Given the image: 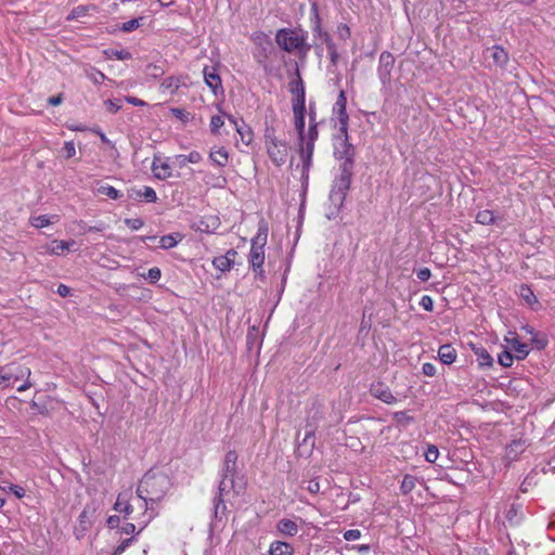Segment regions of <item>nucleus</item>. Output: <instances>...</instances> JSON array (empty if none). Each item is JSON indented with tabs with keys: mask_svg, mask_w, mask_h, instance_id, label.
<instances>
[{
	"mask_svg": "<svg viewBox=\"0 0 555 555\" xmlns=\"http://www.w3.org/2000/svg\"><path fill=\"white\" fill-rule=\"evenodd\" d=\"M416 276L422 282H425L429 280V278L431 276V272L428 268H422L416 272Z\"/></svg>",
	"mask_w": 555,
	"mask_h": 555,
	"instance_id": "nucleus-60",
	"label": "nucleus"
},
{
	"mask_svg": "<svg viewBox=\"0 0 555 555\" xmlns=\"http://www.w3.org/2000/svg\"><path fill=\"white\" fill-rule=\"evenodd\" d=\"M395 66V57L388 52L384 51L379 55V65L377 68L378 77L383 85H387L391 78V72Z\"/></svg>",
	"mask_w": 555,
	"mask_h": 555,
	"instance_id": "nucleus-9",
	"label": "nucleus"
},
{
	"mask_svg": "<svg viewBox=\"0 0 555 555\" xmlns=\"http://www.w3.org/2000/svg\"><path fill=\"white\" fill-rule=\"evenodd\" d=\"M227 117L229 121L234 125V128L238 133L242 142L245 145H249L254 137L251 129L248 126H246L243 121L241 124L237 122V120L231 115H228Z\"/></svg>",
	"mask_w": 555,
	"mask_h": 555,
	"instance_id": "nucleus-16",
	"label": "nucleus"
},
{
	"mask_svg": "<svg viewBox=\"0 0 555 555\" xmlns=\"http://www.w3.org/2000/svg\"><path fill=\"white\" fill-rule=\"evenodd\" d=\"M508 347L515 352V359L524 360L530 352L528 344L521 343L517 337L506 338Z\"/></svg>",
	"mask_w": 555,
	"mask_h": 555,
	"instance_id": "nucleus-17",
	"label": "nucleus"
},
{
	"mask_svg": "<svg viewBox=\"0 0 555 555\" xmlns=\"http://www.w3.org/2000/svg\"><path fill=\"white\" fill-rule=\"evenodd\" d=\"M527 447L528 444L526 440H513L506 448V456L509 460H516L518 455L521 454L527 449Z\"/></svg>",
	"mask_w": 555,
	"mask_h": 555,
	"instance_id": "nucleus-22",
	"label": "nucleus"
},
{
	"mask_svg": "<svg viewBox=\"0 0 555 555\" xmlns=\"http://www.w3.org/2000/svg\"><path fill=\"white\" fill-rule=\"evenodd\" d=\"M264 246L251 242L249 264L259 278H263Z\"/></svg>",
	"mask_w": 555,
	"mask_h": 555,
	"instance_id": "nucleus-10",
	"label": "nucleus"
},
{
	"mask_svg": "<svg viewBox=\"0 0 555 555\" xmlns=\"http://www.w3.org/2000/svg\"><path fill=\"white\" fill-rule=\"evenodd\" d=\"M230 490H233L236 494L238 493V490H236L235 480L232 477H225L222 475V479L218 487V493L217 495L224 496L230 492Z\"/></svg>",
	"mask_w": 555,
	"mask_h": 555,
	"instance_id": "nucleus-28",
	"label": "nucleus"
},
{
	"mask_svg": "<svg viewBox=\"0 0 555 555\" xmlns=\"http://www.w3.org/2000/svg\"><path fill=\"white\" fill-rule=\"evenodd\" d=\"M488 51L495 65L503 67L508 62V54L502 47L494 46Z\"/></svg>",
	"mask_w": 555,
	"mask_h": 555,
	"instance_id": "nucleus-24",
	"label": "nucleus"
},
{
	"mask_svg": "<svg viewBox=\"0 0 555 555\" xmlns=\"http://www.w3.org/2000/svg\"><path fill=\"white\" fill-rule=\"evenodd\" d=\"M438 356L444 364H452L456 360V351L451 345H442L438 350Z\"/></svg>",
	"mask_w": 555,
	"mask_h": 555,
	"instance_id": "nucleus-25",
	"label": "nucleus"
},
{
	"mask_svg": "<svg viewBox=\"0 0 555 555\" xmlns=\"http://www.w3.org/2000/svg\"><path fill=\"white\" fill-rule=\"evenodd\" d=\"M209 159L216 166L225 167L229 163V153L224 147L215 146L210 150Z\"/></svg>",
	"mask_w": 555,
	"mask_h": 555,
	"instance_id": "nucleus-20",
	"label": "nucleus"
},
{
	"mask_svg": "<svg viewBox=\"0 0 555 555\" xmlns=\"http://www.w3.org/2000/svg\"><path fill=\"white\" fill-rule=\"evenodd\" d=\"M181 240V236L179 233L176 234H167L160 237L159 240V246L164 249H169L175 247L179 241Z\"/></svg>",
	"mask_w": 555,
	"mask_h": 555,
	"instance_id": "nucleus-32",
	"label": "nucleus"
},
{
	"mask_svg": "<svg viewBox=\"0 0 555 555\" xmlns=\"http://www.w3.org/2000/svg\"><path fill=\"white\" fill-rule=\"evenodd\" d=\"M142 197L149 203H154L157 201L156 192L151 186H143Z\"/></svg>",
	"mask_w": 555,
	"mask_h": 555,
	"instance_id": "nucleus-44",
	"label": "nucleus"
},
{
	"mask_svg": "<svg viewBox=\"0 0 555 555\" xmlns=\"http://www.w3.org/2000/svg\"><path fill=\"white\" fill-rule=\"evenodd\" d=\"M519 296L530 306L538 302L533 291L528 285L522 284L519 286Z\"/></svg>",
	"mask_w": 555,
	"mask_h": 555,
	"instance_id": "nucleus-33",
	"label": "nucleus"
},
{
	"mask_svg": "<svg viewBox=\"0 0 555 555\" xmlns=\"http://www.w3.org/2000/svg\"><path fill=\"white\" fill-rule=\"evenodd\" d=\"M294 122L295 129L298 133L299 150L298 153L302 159V178H308V171L311 166L312 155L314 151V142L318 139V122L315 120V111L310 106L309 108V128L305 129V113L306 108H295Z\"/></svg>",
	"mask_w": 555,
	"mask_h": 555,
	"instance_id": "nucleus-1",
	"label": "nucleus"
},
{
	"mask_svg": "<svg viewBox=\"0 0 555 555\" xmlns=\"http://www.w3.org/2000/svg\"><path fill=\"white\" fill-rule=\"evenodd\" d=\"M186 157H188V163H191V164H197L203 159L202 154L197 151L191 152L189 155H186Z\"/></svg>",
	"mask_w": 555,
	"mask_h": 555,
	"instance_id": "nucleus-62",
	"label": "nucleus"
},
{
	"mask_svg": "<svg viewBox=\"0 0 555 555\" xmlns=\"http://www.w3.org/2000/svg\"><path fill=\"white\" fill-rule=\"evenodd\" d=\"M75 244V241H53L50 246L47 247V251L52 255H61L65 250H69V248Z\"/></svg>",
	"mask_w": 555,
	"mask_h": 555,
	"instance_id": "nucleus-27",
	"label": "nucleus"
},
{
	"mask_svg": "<svg viewBox=\"0 0 555 555\" xmlns=\"http://www.w3.org/2000/svg\"><path fill=\"white\" fill-rule=\"evenodd\" d=\"M474 351L480 366L491 367L493 365V358L483 347L474 348Z\"/></svg>",
	"mask_w": 555,
	"mask_h": 555,
	"instance_id": "nucleus-29",
	"label": "nucleus"
},
{
	"mask_svg": "<svg viewBox=\"0 0 555 555\" xmlns=\"http://www.w3.org/2000/svg\"><path fill=\"white\" fill-rule=\"evenodd\" d=\"M152 171L156 179L166 180L171 177V168L167 163H159V158L155 157L152 164Z\"/></svg>",
	"mask_w": 555,
	"mask_h": 555,
	"instance_id": "nucleus-21",
	"label": "nucleus"
},
{
	"mask_svg": "<svg viewBox=\"0 0 555 555\" xmlns=\"http://www.w3.org/2000/svg\"><path fill=\"white\" fill-rule=\"evenodd\" d=\"M112 55L116 59V60H120V61H125V60H130L131 59V53L127 50H115L112 52Z\"/></svg>",
	"mask_w": 555,
	"mask_h": 555,
	"instance_id": "nucleus-58",
	"label": "nucleus"
},
{
	"mask_svg": "<svg viewBox=\"0 0 555 555\" xmlns=\"http://www.w3.org/2000/svg\"><path fill=\"white\" fill-rule=\"evenodd\" d=\"M224 496L216 495L215 498V516L219 517V514H223L225 511Z\"/></svg>",
	"mask_w": 555,
	"mask_h": 555,
	"instance_id": "nucleus-45",
	"label": "nucleus"
},
{
	"mask_svg": "<svg viewBox=\"0 0 555 555\" xmlns=\"http://www.w3.org/2000/svg\"><path fill=\"white\" fill-rule=\"evenodd\" d=\"M276 530L282 535L294 537L298 533V525L292 519L283 518L278 521Z\"/></svg>",
	"mask_w": 555,
	"mask_h": 555,
	"instance_id": "nucleus-19",
	"label": "nucleus"
},
{
	"mask_svg": "<svg viewBox=\"0 0 555 555\" xmlns=\"http://www.w3.org/2000/svg\"><path fill=\"white\" fill-rule=\"evenodd\" d=\"M203 74L205 83L210 88L215 95H217L219 92H223L221 78L214 66H205Z\"/></svg>",
	"mask_w": 555,
	"mask_h": 555,
	"instance_id": "nucleus-14",
	"label": "nucleus"
},
{
	"mask_svg": "<svg viewBox=\"0 0 555 555\" xmlns=\"http://www.w3.org/2000/svg\"><path fill=\"white\" fill-rule=\"evenodd\" d=\"M266 146L268 155L274 165L280 167L286 163L288 157V146L284 140H280L270 132H267Z\"/></svg>",
	"mask_w": 555,
	"mask_h": 555,
	"instance_id": "nucleus-6",
	"label": "nucleus"
},
{
	"mask_svg": "<svg viewBox=\"0 0 555 555\" xmlns=\"http://www.w3.org/2000/svg\"><path fill=\"white\" fill-rule=\"evenodd\" d=\"M315 29L319 31L320 38L324 41V43L326 44V48L328 47V42L334 43L331 36L327 33L321 31L320 22H317Z\"/></svg>",
	"mask_w": 555,
	"mask_h": 555,
	"instance_id": "nucleus-61",
	"label": "nucleus"
},
{
	"mask_svg": "<svg viewBox=\"0 0 555 555\" xmlns=\"http://www.w3.org/2000/svg\"><path fill=\"white\" fill-rule=\"evenodd\" d=\"M422 371L424 375L431 377L436 374V366L433 363L426 362L423 364Z\"/></svg>",
	"mask_w": 555,
	"mask_h": 555,
	"instance_id": "nucleus-59",
	"label": "nucleus"
},
{
	"mask_svg": "<svg viewBox=\"0 0 555 555\" xmlns=\"http://www.w3.org/2000/svg\"><path fill=\"white\" fill-rule=\"evenodd\" d=\"M324 418L323 406L314 402L307 414L306 435L304 442L307 443L309 439L314 437V430L318 428L320 422Z\"/></svg>",
	"mask_w": 555,
	"mask_h": 555,
	"instance_id": "nucleus-7",
	"label": "nucleus"
},
{
	"mask_svg": "<svg viewBox=\"0 0 555 555\" xmlns=\"http://www.w3.org/2000/svg\"><path fill=\"white\" fill-rule=\"evenodd\" d=\"M345 139L339 143V146L335 149V156L337 159L341 160L340 165H346L349 163L350 167H353L354 164V147L347 140V134L344 135Z\"/></svg>",
	"mask_w": 555,
	"mask_h": 555,
	"instance_id": "nucleus-13",
	"label": "nucleus"
},
{
	"mask_svg": "<svg viewBox=\"0 0 555 555\" xmlns=\"http://www.w3.org/2000/svg\"><path fill=\"white\" fill-rule=\"evenodd\" d=\"M416 478L411 475H405L401 482V490L404 494L410 493L415 488Z\"/></svg>",
	"mask_w": 555,
	"mask_h": 555,
	"instance_id": "nucleus-38",
	"label": "nucleus"
},
{
	"mask_svg": "<svg viewBox=\"0 0 555 555\" xmlns=\"http://www.w3.org/2000/svg\"><path fill=\"white\" fill-rule=\"evenodd\" d=\"M505 518L512 526L518 525L521 519V506L512 504L505 513Z\"/></svg>",
	"mask_w": 555,
	"mask_h": 555,
	"instance_id": "nucleus-30",
	"label": "nucleus"
},
{
	"mask_svg": "<svg viewBox=\"0 0 555 555\" xmlns=\"http://www.w3.org/2000/svg\"><path fill=\"white\" fill-rule=\"evenodd\" d=\"M268 227L266 224L259 225L257 235L251 240L253 243L264 246L267 244Z\"/></svg>",
	"mask_w": 555,
	"mask_h": 555,
	"instance_id": "nucleus-36",
	"label": "nucleus"
},
{
	"mask_svg": "<svg viewBox=\"0 0 555 555\" xmlns=\"http://www.w3.org/2000/svg\"><path fill=\"white\" fill-rule=\"evenodd\" d=\"M346 106H347V98H346L345 91L341 90L337 96L335 104H334L333 112L337 116L338 124H339V132L343 135H346L347 130H348L349 117H348V114L346 111Z\"/></svg>",
	"mask_w": 555,
	"mask_h": 555,
	"instance_id": "nucleus-8",
	"label": "nucleus"
},
{
	"mask_svg": "<svg viewBox=\"0 0 555 555\" xmlns=\"http://www.w3.org/2000/svg\"><path fill=\"white\" fill-rule=\"evenodd\" d=\"M140 26V20L139 18H132L128 22L122 23L120 26V29L125 33H130L134 29H137Z\"/></svg>",
	"mask_w": 555,
	"mask_h": 555,
	"instance_id": "nucleus-46",
	"label": "nucleus"
},
{
	"mask_svg": "<svg viewBox=\"0 0 555 555\" xmlns=\"http://www.w3.org/2000/svg\"><path fill=\"white\" fill-rule=\"evenodd\" d=\"M223 461L236 465V463H237V453L235 451H232V450L228 451Z\"/></svg>",
	"mask_w": 555,
	"mask_h": 555,
	"instance_id": "nucleus-64",
	"label": "nucleus"
},
{
	"mask_svg": "<svg viewBox=\"0 0 555 555\" xmlns=\"http://www.w3.org/2000/svg\"><path fill=\"white\" fill-rule=\"evenodd\" d=\"M171 486L168 475L158 469H150L141 479L137 494L142 500L140 507L147 511L149 502L154 503L160 501Z\"/></svg>",
	"mask_w": 555,
	"mask_h": 555,
	"instance_id": "nucleus-2",
	"label": "nucleus"
},
{
	"mask_svg": "<svg viewBox=\"0 0 555 555\" xmlns=\"http://www.w3.org/2000/svg\"><path fill=\"white\" fill-rule=\"evenodd\" d=\"M145 73L152 78H158L165 74V68L163 65L149 64L145 68Z\"/></svg>",
	"mask_w": 555,
	"mask_h": 555,
	"instance_id": "nucleus-37",
	"label": "nucleus"
},
{
	"mask_svg": "<svg viewBox=\"0 0 555 555\" xmlns=\"http://www.w3.org/2000/svg\"><path fill=\"white\" fill-rule=\"evenodd\" d=\"M494 221H495V218L491 210H488V209L481 210L476 215L477 223H480L483 225H489V224L494 223Z\"/></svg>",
	"mask_w": 555,
	"mask_h": 555,
	"instance_id": "nucleus-34",
	"label": "nucleus"
},
{
	"mask_svg": "<svg viewBox=\"0 0 555 555\" xmlns=\"http://www.w3.org/2000/svg\"><path fill=\"white\" fill-rule=\"evenodd\" d=\"M514 358L515 356H513L509 351L504 350L499 354L498 361L503 367H511L513 365Z\"/></svg>",
	"mask_w": 555,
	"mask_h": 555,
	"instance_id": "nucleus-40",
	"label": "nucleus"
},
{
	"mask_svg": "<svg viewBox=\"0 0 555 555\" xmlns=\"http://www.w3.org/2000/svg\"><path fill=\"white\" fill-rule=\"evenodd\" d=\"M87 10L83 7H77L75 8L68 18H77L79 16H83L86 14Z\"/></svg>",
	"mask_w": 555,
	"mask_h": 555,
	"instance_id": "nucleus-63",
	"label": "nucleus"
},
{
	"mask_svg": "<svg viewBox=\"0 0 555 555\" xmlns=\"http://www.w3.org/2000/svg\"><path fill=\"white\" fill-rule=\"evenodd\" d=\"M182 83L183 82L180 77L170 76L162 82L160 90L163 92H169L170 94H173L178 91Z\"/></svg>",
	"mask_w": 555,
	"mask_h": 555,
	"instance_id": "nucleus-26",
	"label": "nucleus"
},
{
	"mask_svg": "<svg viewBox=\"0 0 555 555\" xmlns=\"http://www.w3.org/2000/svg\"><path fill=\"white\" fill-rule=\"evenodd\" d=\"M420 306H421L425 311H433V309H434V300L431 299V297H430V296H428V295H424V296L421 298Z\"/></svg>",
	"mask_w": 555,
	"mask_h": 555,
	"instance_id": "nucleus-52",
	"label": "nucleus"
},
{
	"mask_svg": "<svg viewBox=\"0 0 555 555\" xmlns=\"http://www.w3.org/2000/svg\"><path fill=\"white\" fill-rule=\"evenodd\" d=\"M307 38L308 34L302 29L283 28L275 35L278 46L286 52L307 53L310 50Z\"/></svg>",
	"mask_w": 555,
	"mask_h": 555,
	"instance_id": "nucleus-3",
	"label": "nucleus"
},
{
	"mask_svg": "<svg viewBox=\"0 0 555 555\" xmlns=\"http://www.w3.org/2000/svg\"><path fill=\"white\" fill-rule=\"evenodd\" d=\"M171 113L173 116L181 119L182 121H188L190 119V113L183 108H178V107L171 108Z\"/></svg>",
	"mask_w": 555,
	"mask_h": 555,
	"instance_id": "nucleus-54",
	"label": "nucleus"
},
{
	"mask_svg": "<svg viewBox=\"0 0 555 555\" xmlns=\"http://www.w3.org/2000/svg\"><path fill=\"white\" fill-rule=\"evenodd\" d=\"M237 256V251L234 249H229L225 255H221L218 257H215L212 260L214 267L221 271L227 272L230 271L232 268V264L234 263L235 257Z\"/></svg>",
	"mask_w": 555,
	"mask_h": 555,
	"instance_id": "nucleus-15",
	"label": "nucleus"
},
{
	"mask_svg": "<svg viewBox=\"0 0 555 555\" xmlns=\"http://www.w3.org/2000/svg\"><path fill=\"white\" fill-rule=\"evenodd\" d=\"M125 223L131 229V230H139L143 227L144 221L140 218H132V219H126Z\"/></svg>",
	"mask_w": 555,
	"mask_h": 555,
	"instance_id": "nucleus-55",
	"label": "nucleus"
},
{
	"mask_svg": "<svg viewBox=\"0 0 555 555\" xmlns=\"http://www.w3.org/2000/svg\"><path fill=\"white\" fill-rule=\"evenodd\" d=\"M224 125V119L222 116L215 115L210 119V131L212 134H219L220 128Z\"/></svg>",
	"mask_w": 555,
	"mask_h": 555,
	"instance_id": "nucleus-42",
	"label": "nucleus"
},
{
	"mask_svg": "<svg viewBox=\"0 0 555 555\" xmlns=\"http://www.w3.org/2000/svg\"><path fill=\"white\" fill-rule=\"evenodd\" d=\"M326 49H327V52H328V55H330V59H331V63L333 65H336L337 61H338V57H339L336 44L328 42V47Z\"/></svg>",
	"mask_w": 555,
	"mask_h": 555,
	"instance_id": "nucleus-53",
	"label": "nucleus"
},
{
	"mask_svg": "<svg viewBox=\"0 0 555 555\" xmlns=\"http://www.w3.org/2000/svg\"><path fill=\"white\" fill-rule=\"evenodd\" d=\"M133 541V538H129V539H126L124 540L113 552L112 555H120L122 554L127 547H129V545L132 543Z\"/></svg>",
	"mask_w": 555,
	"mask_h": 555,
	"instance_id": "nucleus-56",
	"label": "nucleus"
},
{
	"mask_svg": "<svg viewBox=\"0 0 555 555\" xmlns=\"http://www.w3.org/2000/svg\"><path fill=\"white\" fill-rule=\"evenodd\" d=\"M396 425L400 428H406L411 423L414 422V417L409 415L405 411H398L392 414Z\"/></svg>",
	"mask_w": 555,
	"mask_h": 555,
	"instance_id": "nucleus-31",
	"label": "nucleus"
},
{
	"mask_svg": "<svg viewBox=\"0 0 555 555\" xmlns=\"http://www.w3.org/2000/svg\"><path fill=\"white\" fill-rule=\"evenodd\" d=\"M98 192L102 195H105L112 199H117L120 196V193L118 190H116L112 185H102L98 189Z\"/></svg>",
	"mask_w": 555,
	"mask_h": 555,
	"instance_id": "nucleus-39",
	"label": "nucleus"
},
{
	"mask_svg": "<svg viewBox=\"0 0 555 555\" xmlns=\"http://www.w3.org/2000/svg\"><path fill=\"white\" fill-rule=\"evenodd\" d=\"M293 546L289 543L283 541L272 542L269 548L270 555H293Z\"/></svg>",
	"mask_w": 555,
	"mask_h": 555,
	"instance_id": "nucleus-23",
	"label": "nucleus"
},
{
	"mask_svg": "<svg viewBox=\"0 0 555 555\" xmlns=\"http://www.w3.org/2000/svg\"><path fill=\"white\" fill-rule=\"evenodd\" d=\"M222 475L234 478L236 475V465L223 461Z\"/></svg>",
	"mask_w": 555,
	"mask_h": 555,
	"instance_id": "nucleus-49",
	"label": "nucleus"
},
{
	"mask_svg": "<svg viewBox=\"0 0 555 555\" xmlns=\"http://www.w3.org/2000/svg\"><path fill=\"white\" fill-rule=\"evenodd\" d=\"M30 374L28 366L12 363L0 371V379L2 382H16L25 378V382L17 387V391L23 392L33 386L29 380Z\"/></svg>",
	"mask_w": 555,
	"mask_h": 555,
	"instance_id": "nucleus-5",
	"label": "nucleus"
},
{
	"mask_svg": "<svg viewBox=\"0 0 555 555\" xmlns=\"http://www.w3.org/2000/svg\"><path fill=\"white\" fill-rule=\"evenodd\" d=\"M0 488L3 490V491H10L12 492L16 498L18 499H22L25 496V489L20 487V486H16V485H13V483H9V482H4L3 481V485L0 486Z\"/></svg>",
	"mask_w": 555,
	"mask_h": 555,
	"instance_id": "nucleus-35",
	"label": "nucleus"
},
{
	"mask_svg": "<svg viewBox=\"0 0 555 555\" xmlns=\"http://www.w3.org/2000/svg\"><path fill=\"white\" fill-rule=\"evenodd\" d=\"M289 91L294 95L292 108H306L305 104V87L300 78L299 72L297 70V79L289 83Z\"/></svg>",
	"mask_w": 555,
	"mask_h": 555,
	"instance_id": "nucleus-12",
	"label": "nucleus"
},
{
	"mask_svg": "<svg viewBox=\"0 0 555 555\" xmlns=\"http://www.w3.org/2000/svg\"><path fill=\"white\" fill-rule=\"evenodd\" d=\"M105 108L111 114L117 113L121 108L119 100H107L104 102Z\"/></svg>",
	"mask_w": 555,
	"mask_h": 555,
	"instance_id": "nucleus-48",
	"label": "nucleus"
},
{
	"mask_svg": "<svg viewBox=\"0 0 555 555\" xmlns=\"http://www.w3.org/2000/svg\"><path fill=\"white\" fill-rule=\"evenodd\" d=\"M370 393L386 404H395L398 401L390 388L382 382L373 383L370 387Z\"/></svg>",
	"mask_w": 555,
	"mask_h": 555,
	"instance_id": "nucleus-11",
	"label": "nucleus"
},
{
	"mask_svg": "<svg viewBox=\"0 0 555 555\" xmlns=\"http://www.w3.org/2000/svg\"><path fill=\"white\" fill-rule=\"evenodd\" d=\"M51 222H52L51 219L47 215H40L37 217H33L30 219L31 225L37 229L44 228V227L49 225Z\"/></svg>",
	"mask_w": 555,
	"mask_h": 555,
	"instance_id": "nucleus-41",
	"label": "nucleus"
},
{
	"mask_svg": "<svg viewBox=\"0 0 555 555\" xmlns=\"http://www.w3.org/2000/svg\"><path fill=\"white\" fill-rule=\"evenodd\" d=\"M340 175L334 180L332 191L330 193V201L336 206L340 207L346 198L347 191L351 184V178L353 175V167H350L349 163L340 165Z\"/></svg>",
	"mask_w": 555,
	"mask_h": 555,
	"instance_id": "nucleus-4",
	"label": "nucleus"
},
{
	"mask_svg": "<svg viewBox=\"0 0 555 555\" xmlns=\"http://www.w3.org/2000/svg\"><path fill=\"white\" fill-rule=\"evenodd\" d=\"M361 532L358 529H349L344 533V538L346 541H356L360 539Z\"/></svg>",
	"mask_w": 555,
	"mask_h": 555,
	"instance_id": "nucleus-57",
	"label": "nucleus"
},
{
	"mask_svg": "<svg viewBox=\"0 0 555 555\" xmlns=\"http://www.w3.org/2000/svg\"><path fill=\"white\" fill-rule=\"evenodd\" d=\"M64 155L66 158H72L76 155V147L73 141H66L64 143Z\"/></svg>",
	"mask_w": 555,
	"mask_h": 555,
	"instance_id": "nucleus-51",
	"label": "nucleus"
},
{
	"mask_svg": "<svg viewBox=\"0 0 555 555\" xmlns=\"http://www.w3.org/2000/svg\"><path fill=\"white\" fill-rule=\"evenodd\" d=\"M439 456V450L436 446L429 444L425 451V459L429 463H435Z\"/></svg>",
	"mask_w": 555,
	"mask_h": 555,
	"instance_id": "nucleus-43",
	"label": "nucleus"
},
{
	"mask_svg": "<svg viewBox=\"0 0 555 555\" xmlns=\"http://www.w3.org/2000/svg\"><path fill=\"white\" fill-rule=\"evenodd\" d=\"M160 275H162L160 269L157 268V267H153V268L149 269L147 274L145 275V278L151 283H156L160 279Z\"/></svg>",
	"mask_w": 555,
	"mask_h": 555,
	"instance_id": "nucleus-50",
	"label": "nucleus"
},
{
	"mask_svg": "<svg viewBox=\"0 0 555 555\" xmlns=\"http://www.w3.org/2000/svg\"><path fill=\"white\" fill-rule=\"evenodd\" d=\"M129 496L130 494L127 492L119 493L114 504V509L124 514L125 517L130 516L133 512V506L129 503Z\"/></svg>",
	"mask_w": 555,
	"mask_h": 555,
	"instance_id": "nucleus-18",
	"label": "nucleus"
},
{
	"mask_svg": "<svg viewBox=\"0 0 555 555\" xmlns=\"http://www.w3.org/2000/svg\"><path fill=\"white\" fill-rule=\"evenodd\" d=\"M531 341L539 350H542L547 346V338L544 335L534 334L531 338Z\"/></svg>",
	"mask_w": 555,
	"mask_h": 555,
	"instance_id": "nucleus-47",
	"label": "nucleus"
}]
</instances>
